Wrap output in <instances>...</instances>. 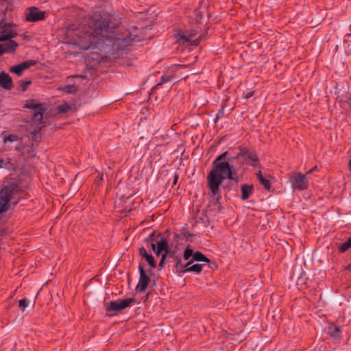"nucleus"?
Masks as SVG:
<instances>
[{
	"mask_svg": "<svg viewBox=\"0 0 351 351\" xmlns=\"http://www.w3.org/2000/svg\"><path fill=\"white\" fill-rule=\"evenodd\" d=\"M90 27L92 32L86 33L87 40L81 45L84 49H94L97 45L101 51L114 55L127 51L134 41L130 32L114 25L109 14L100 15Z\"/></svg>",
	"mask_w": 351,
	"mask_h": 351,
	"instance_id": "1",
	"label": "nucleus"
},
{
	"mask_svg": "<svg viewBox=\"0 0 351 351\" xmlns=\"http://www.w3.org/2000/svg\"><path fill=\"white\" fill-rule=\"evenodd\" d=\"M239 158V152L235 156H231L230 152L226 151L213 161L212 169L207 176V183L213 196L219 195V186L224 180L228 179L236 183L239 182L236 168L230 162Z\"/></svg>",
	"mask_w": 351,
	"mask_h": 351,
	"instance_id": "2",
	"label": "nucleus"
},
{
	"mask_svg": "<svg viewBox=\"0 0 351 351\" xmlns=\"http://www.w3.org/2000/svg\"><path fill=\"white\" fill-rule=\"evenodd\" d=\"M24 108L32 110V121L35 125H40L43 122V114L47 110L46 105L43 103H38L35 99L27 100Z\"/></svg>",
	"mask_w": 351,
	"mask_h": 351,
	"instance_id": "3",
	"label": "nucleus"
},
{
	"mask_svg": "<svg viewBox=\"0 0 351 351\" xmlns=\"http://www.w3.org/2000/svg\"><path fill=\"white\" fill-rule=\"evenodd\" d=\"M134 298H128L124 300L110 301L106 307V311L110 315H117L122 310L134 305L136 303Z\"/></svg>",
	"mask_w": 351,
	"mask_h": 351,
	"instance_id": "4",
	"label": "nucleus"
},
{
	"mask_svg": "<svg viewBox=\"0 0 351 351\" xmlns=\"http://www.w3.org/2000/svg\"><path fill=\"white\" fill-rule=\"evenodd\" d=\"M238 149L239 156L243 159V164L254 168L261 167L258 156L254 150L242 146H239Z\"/></svg>",
	"mask_w": 351,
	"mask_h": 351,
	"instance_id": "5",
	"label": "nucleus"
},
{
	"mask_svg": "<svg viewBox=\"0 0 351 351\" xmlns=\"http://www.w3.org/2000/svg\"><path fill=\"white\" fill-rule=\"evenodd\" d=\"M16 187V184H12L4 186L0 191V213L7 210Z\"/></svg>",
	"mask_w": 351,
	"mask_h": 351,
	"instance_id": "6",
	"label": "nucleus"
},
{
	"mask_svg": "<svg viewBox=\"0 0 351 351\" xmlns=\"http://www.w3.org/2000/svg\"><path fill=\"white\" fill-rule=\"evenodd\" d=\"M26 21L29 22H38L43 21L46 18V12L40 11L37 7L27 8L25 10Z\"/></svg>",
	"mask_w": 351,
	"mask_h": 351,
	"instance_id": "7",
	"label": "nucleus"
},
{
	"mask_svg": "<svg viewBox=\"0 0 351 351\" xmlns=\"http://www.w3.org/2000/svg\"><path fill=\"white\" fill-rule=\"evenodd\" d=\"M183 257L185 261H188L191 257H192L193 261L204 262L206 263H210V259L208 258L203 253L199 251L194 252L190 246H187L185 248Z\"/></svg>",
	"mask_w": 351,
	"mask_h": 351,
	"instance_id": "8",
	"label": "nucleus"
},
{
	"mask_svg": "<svg viewBox=\"0 0 351 351\" xmlns=\"http://www.w3.org/2000/svg\"><path fill=\"white\" fill-rule=\"evenodd\" d=\"M138 269L140 273V277L138 285L136 287V291L137 293L144 291L147 289L149 282H150V277L147 274L146 271L145 270L144 267L141 264H139Z\"/></svg>",
	"mask_w": 351,
	"mask_h": 351,
	"instance_id": "9",
	"label": "nucleus"
},
{
	"mask_svg": "<svg viewBox=\"0 0 351 351\" xmlns=\"http://www.w3.org/2000/svg\"><path fill=\"white\" fill-rule=\"evenodd\" d=\"M291 186L293 189L300 191L306 190L308 188V181L305 175L299 173L297 176H293L290 178Z\"/></svg>",
	"mask_w": 351,
	"mask_h": 351,
	"instance_id": "10",
	"label": "nucleus"
},
{
	"mask_svg": "<svg viewBox=\"0 0 351 351\" xmlns=\"http://www.w3.org/2000/svg\"><path fill=\"white\" fill-rule=\"evenodd\" d=\"M16 36V34L14 32L12 24L0 23V42L6 41Z\"/></svg>",
	"mask_w": 351,
	"mask_h": 351,
	"instance_id": "11",
	"label": "nucleus"
},
{
	"mask_svg": "<svg viewBox=\"0 0 351 351\" xmlns=\"http://www.w3.org/2000/svg\"><path fill=\"white\" fill-rule=\"evenodd\" d=\"M0 86L5 90H11L14 87L12 77L3 71L0 72Z\"/></svg>",
	"mask_w": 351,
	"mask_h": 351,
	"instance_id": "12",
	"label": "nucleus"
},
{
	"mask_svg": "<svg viewBox=\"0 0 351 351\" xmlns=\"http://www.w3.org/2000/svg\"><path fill=\"white\" fill-rule=\"evenodd\" d=\"M138 251H139V254L142 257L145 258V259L146 260V261L147 262V263L152 268L154 269L156 267V264L154 256L152 254H148L146 249L144 247H141L139 248Z\"/></svg>",
	"mask_w": 351,
	"mask_h": 351,
	"instance_id": "13",
	"label": "nucleus"
},
{
	"mask_svg": "<svg viewBox=\"0 0 351 351\" xmlns=\"http://www.w3.org/2000/svg\"><path fill=\"white\" fill-rule=\"evenodd\" d=\"M241 199L246 200L254 192V186L252 184H242L241 186Z\"/></svg>",
	"mask_w": 351,
	"mask_h": 351,
	"instance_id": "14",
	"label": "nucleus"
},
{
	"mask_svg": "<svg viewBox=\"0 0 351 351\" xmlns=\"http://www.w3.org/2000/svg\"><path fill=\"white\" fill-rule=\"evenodd\" d=\"M8 40V42L5 43L4 45H1L2 49L3 50V53L5 52H14L16 50V47L19 46L18 43L14 40H12V38Z\"/></svg>",
	"mask_w": 351,
	"mask_h": 351,
	"instance_id": "15",
	"label": "nucleus"
},
{
	"mask_svg": "<svg viewBox=\"0 0 351 351\" xmlns=\"http://www.w3.org/2000/svg\"><path fill=\"white\" fill-rule=\"evenodd\" d=\"M256 178L258 182L263 186L265 189L267 191L270 190L271 187V182L267 178L263 176L261 171H258L257 172Z\"/></svg>",
	"mask_w": 351,
	"mask_h": 351,
	"instance_id": "16",
	"label": "nucleus"
},
{
	"mask_svg": "<svg viewBox=\"0 0 351 351\" xmlns=\"http://www.w3.org/2000/svg\"><path fill=\"white\" fill-rule=\"evenodd\" d=\"M328 333L334 339L339 338L341 333V327L332 324L328 327Z\"/></svg>",
	"mask_w": 351,
	"mask_h": 351,
	"instance_id": "17",
	"label": "nucleus"
},
{
	"mask_svg": "<svg viewBox=\"0 0 351 351\" xmlns=\"http://www.w3.org/2000/svg\"><path fill=\"white\" fill-rule=\"evenodd\" d=\"M173 78L174 76L173 75H162L161 77L160 81L153 87V90L158 88L159 87H160L166 83H171L173 81Z\"/></svg>",
	"mask_w": 351,
	"mask_h": 351,
	"instance_id": "18",
	"label": "nucleus"
},
{
	"mask_svg": "<svg viewBox=\"0 0 351 351\" xmlns=\"http://www.w3.org/2000/svg\"><path fill=\"white\" fill-rule=\"evenodd\" d=\"M73 104L71 103H64L57 107V110L60 114L67 113L73 108Z\"/></svg>",
	"mask_w": 351,
	"mask_h": 351,
	"instance_id": "19",
	"label": "nucleus"
},
{
	"mask_svg": "<svg viewBox=\"0 0 351 351\" xmlns=\"http://www.w3.org/2000/svg\"><path fill=\"white\" fill-rule=\"evenodd\" d=\"M157 247L159 251L167 252L169 250V245L167 240L165 238H161L159 241H157Z\"/></svg>",
	"mask_w": 351,
	"mask_h": 351,
	"instance_id": "20",
	"label": "nucleus"
},
{
	"mask_svg": "<svg viewBox=\"0 0 351 351\" xmlns=\"http://www.w3.org/2000/svg\"><path fill=\"white\" fill-rule=\"evenodd\" d=\"M197 34V30L196 29H192L190 31V33L189 35L186 34H182L180 35V40H183L184 42H191V40L195 37Z\"/></svg>",
	"mask_w": 351,
	"mask_h": 351,
	"instance_id": "21",
	"label": "nucleus"
},
{
	"mask_svg": "<svg viewBox=\"0 0 351 351\" xmlns=\"http://www.w3.org/2000/svg\"><path fill=\"white\" fill-rule=\"evenodd\" d=\"M62 91L69 94H73L77 91V87L74 84H68L61 88Z\"/></svg>",
	"mask_w": 351,
	"mask_h": 351,
	"instance_id": "22",
	"label": "nucleus"
},
{
	"mask_svg": "<svg viewBox=\"0 0 351 351\" xmlns=\"http://www.w3.org/2000/svg\"><path fill=\"white\" fill-rule=\"evenodd\" d=\"M37 64V61L34 60H28L20 63V65L25 71V69H29L32 66H34Z\"/></svg>",
	"mask_w": 351,
	"mask_h": 351,
	"instance_id": "23",
	"label": "nucleus"
},
{
	"mask_svg": "<svg viewBox=\"0 0 351 351\" xmlns=\"http://www.w3.org/2000/svg\"><path fill=\"white\" fill-rule=\"evenodd\" d=\"M350 248H351V243L349 239H348L346 242L343 243L339 247V251L341 253H344L348 251Z\"/></svg>",
	"mask_w": 351,
	"mask_h": 351,
	"instance_id": "24",
	"label": "nucleus"
},
{
	"mask_svg": "<svg viewBox=\"0 0 351 351\" xmlns=\"http://www.w3.org/2000/svg\"><path fill=\"white\" fill-rule=\"evenodd\" d=\"M24 70L23 69V68L21 67V66L20 65V64H17V65H15V66H11L10 68V71L13 73H15L17 75L20 76L22 75L23 73V71Z\"/></svg>",
	"mask_w": 351,
	"mask_h": 351,
	"instance_id": "25",
	"label": "nucleus"
},
{
	"mask_svg": "<svg viewBox=\"0 0 351 351\" xmlns=\"http://www.w3.org/2000/svg\"><path fill=\"white\" fill-rule=\"evenodd\" d=\"M19 140V137L16 134H9L3 137V142L6 143L7 142H14Z\"/></svg>",
	"mask_w": 351,
	"mask_h": 351,
	"instance_id": "26",
	"label": "nucleus"
},
{
	"mask_svg": "<svg viewBox=\"0 0 351 351\" xmlns=\"http://www.w3.org/2000/svg\"><path fill=\"white\" fill-rule=\"evenodd\" d=\"M202 264H194L191 267H189L188 271H193L196 274H199L202 271Z\"/></svg>",
	"mask_w": 351,
	"mask_h": 351,
	"instance_id": "27",
	"label": "nucleus"
},
{
	"mask_svg": "<svg viewBox=\"0 0 351 351\" xmlns=\"http://www.w3.org/2000/svg\"><path fill=\"white\" fill-rule=\"evenodd\" d=\"M29 300L27 298H23L19 301V306L22 311H25V308L29 306Z\"/></svg>",
	"mask_w": 351,
	"mask_h": 351,
	"instance_id": "28",
	"label": "nucleus"
},
{
	"mask_svg": "<svg viewBox=\"0 0 351 351\" xmlns=\"http://www.w3.org/2000/svg\"><path fill=\"white\" fill-rule=\"evenodd\" d=\"M174 262H175V267L177 269H179L180 270V265H182V258L180 256H176L174 259H173Z\"/></svg>",
	"mask_w": 351,
	"mask_h": 351,
	"instance_id": "29",
	"label": "nucleus"
},
{
	"mask_svg": "<svg viewBox=\"0 0 351 351\" xmlns=\"http://www.w3.org/2000/svg\"><path fill=\"white\" fill-rule=\"evenodd\" d=\"M224 107H222V108L217 113L216 117L214 119V123H217L220 119H221L223 117L224 114Z\"/></svg>",
	"mask_w": 351,
	"mask_h": 351,
	"instance_id": "30",
	"label": "nucleus"
},
{
	"mask_svg": "<svg viewBox=\"0 0 351 351\" xmlns=\"http://www.w3.org/2000/svg\"><path fill=\"white\" fill-rule=\"evenodd\" d=\"M182 234L184 237V238L186 239V241H191V238H192L194 236L193 234H192L190 232L185 230H182Z\"/></svg>",
	"mask_w": 351,
	"mask_h": 351,
	"instance_id": "31",
	"label": "nucleus"
},
{
	"mask_svg": "<svg viewBox=\"0 0 351 351\" xmlns=\"http://www.w3.org/2000/svg\"><path fill=\"white\" fill-rule=\"evenodd\" d=\"M192 262H193V261H191L187 262L186 264L184 265H180V271L181 272H183V273L189 272L188 271V269H189V267H191L192 266L191 265Z\"/></svg>",
	"mask_w": 351,
	"mask_h": 351,
	"instance_id": "32",
	"label": "nucleus"
},
{
	"mask_svg": "<svg viewBox=\"0 0 351 351\" xmlns=\"http://www.w3.org/2000/svg\"><path fill=\"white\" fill-rule=\"evenodd\" d=\"M32 83L31 81H24L23 82L21 85H20V87H21V90L23 91H25L27 88H28V86Z\"/></svg>",
	"mask_w": 351,
	"mask_h": 351,
	"instance_id": "33",
	"label": "nucleus"
},
{
	"mask_svg": "<svg viewBox=\"0 0 351 351\" xmlns=\"http://www.w3.org/2000/svg\"><path fill=\"white\" fill-rule=\"evenodd\" d=\"M254 95V91L247 90L245 93H243V97L246 99H248L251 97H252Z\"/></svg>",
	"mask_w": 351,
	"mask_h": 351,
	"instance_id": "34",
	"label": "nucleus"
},
{
	"mask_svg": "<svg viewBox=\"0 0 351 351\" xmlns=\"http://www.w3.org/2000/svg\"><path fill=\"white\" fill-rule=\"evenodd\" d=\"M9 162H5L3 159H0V168L5 167Z\"/></svg>",
	"mask_w": 351,
	"mask_h": 351,
	"instance_id": "35",
	"label": "nucleus"
},
{
	"mask_svg": "<svg viewBox=\"0 0 351 351\" xmlns=\"http://www.w3.org/2000/svg\"><path fill=\"white\" fill-rule=\"evenodd\" d=\"M176 256V253L174 252L171 251V249L169 248V250L168 251V257L172 258L173 259H174Z\"/></svg>",
	"mask_w": 351,
	"mask_h": 351,
	"instance_id": "36",
	"label": "nucleus"
},
{
	"mask_svg": "<svg viewBox=\"0 0 351 351\" xmlns=\"http://www.w3.org/2000/svg\"><path fill=\"white\" fill-rule=\"evenodd\" d=\"M150 247L152 248V250L153 251H155L156 249L157 248V243H154V241H152L151 243H150Z\"/></svg>",
	"mask_w": 351,
	"mask_h": 351,
	"instance_id": "37",
	"label": "nucleus"
},
{
	"mask_svg": "<svg viewBox=\"0 0 351 351\" xmlns=\"http://www.w3.org/2000/svg\"><path fill=\"white\" fill-rule=\"evenodd\" d=\"M154 237H155V232H152V233L149 234L148 239H149V240H151V241H152H152H154V240H155V239H154Z\"/></svg>",
	"mask_w": 351,
	"mask_h": 351,
	"instance_id": "38",
	"label": "nucleus"
},
{
	"mask_svg": "<svg viewBox=\"0 0 351 351\" xmlns=\"http://www.w3.org/2000/svg\"><path fill=\"white\" fill-rule=\"evenodd\" d=\"M167 257H168V251L167 252H164L162 254V256H161V259L162 260H165L167 258Z\"/></svg>",
	"mask_w": 351,
	"mask_h": 351,
	"instance_id": "39",
	"label": "nucleus"
},
{
	"mask_svg": "<svg viewBox=\"0 0 351 351\" xmlns=\"http://www.w3.org/2000/svg\"><path fill=\"white\" fill-rule=\"evenodd\" d=\"M178 177H179L178 174V173H175L174 178H173L174 179H173V185H175L177 183L178 180Z\"/></svg>",
	"mask_w": 351,
	"mask_h": 351,
	"instance_id": "40",
	"label": "nucleus"
},
{
	"mask_svg": "<svg viewBox=\"0 0 351 351\" xmlns=\"http://www.w3.org/2000/svg\"><path fill=\"white\" fill-rule=\"evenodd\" d=\"M164 264H165V260L160 259V261L159 262V267H163Z\"/></svg>",
	"mask_w": 351,
	"mask_h": 351,
	"instance_id": "41",
	"label": "nucleus"
},
{
	"mask_svg": "<svg viewBox=\"0 0 351 351\" xmlns=\"http://www.w3.org/2000/svg\"><path fill=\"white\" fill-rule=\"evenodd\" d=\"M157 256H159L162 251H159L158 248L157 247L155 251H154Z\"/></svg>",
	"mask_w": 351,
	"mask_h": 351,
	"instance_id": "42",
	"label": "nucleus"
},
{
	"mask_svg": "<svg viewBox=\"0 0 351 351\" xmlns=\"http://www.w3.org/2000/svg\"><path fill=\"white\" fill-rule=\"evenodd\" d=\"M37 133H38V131L36 130L32 131L31 132V135H32V138L34 137V136H36L37 134Z\"/></svg>",
	"mask_w": 351,
	"mask_h": 351,
	"instance_id": "43",
	"label": "nucleus"
},
{
	"mask_svg": "<svg viewBox=\"0 0 351 351\" xmlns=\"http://www.w3.org/2000/svg\"><path fill=\"white\" fill-rule=\"evenodd\" d=\"M203 39L202 35L199 36L197 38V40H202ZM193 42H196L197 39L193 40Z\"/></svg>",
	"mask_w": 351,
	"mask_h": 351,
	"instance_id": "44",
	"label": "nucleus"
},
{
	"mask_svg": "<svg viewBox=\"0 0 351 351\" xmlns=\"http://www.w3.org/2000/svg\"><path fill=\"white\" fill-rule=\"evenodd\" d=\"M3 53V50L2 49V45H0V56Z\"/></svg>",
	"mask_w": 351,
	"mask_h": 351,
	"instance_id": "45",
	"label": "nucleus"
},
{
	"mask_svg": "<svg viewBox=\"0 0 351 351\" xmlns=\"http://www.w3.org/2000/svg\"><path fill=\"white\" fill-rule=\"evenodd\" d=\"M348 269H351V263L348 266Z\"/></svg>",
	"mask_w": 351,
	"mask_h": 351,
	"instance_id": "46",
	"label": "nucleus"
},
{
	"mask_svg": "<svg viewBox=\"0 0 351 351\" xmlns=\"http://www.w3.org/2000/svg\"><path fill=\"white\" fill-rule=\"evenodd\" d=\"M148 298H149V294L147 293V295H146V299L145 300H147Z\"/></svg>",
	"mask_w": 351,
	"mask_h": 351,
	"instance_id": "47",
	"label": "nucleus"
},
{
	"mask_svg": "<svg viewBox=\"0 0 351 351\" xmlns=\"http://www.w3.org/2000/svg\"><path fill=\"white\" fill-rule=\"evenodd\" d=\"M220 199V196H217V199L219 200Z\"/></svg>",
	"mask_w": 351,
	"mask_h": 351,
	"instance_id": "48",
	"label": "nucleus"
},
{
	"mask_svg": "<svg viewBox=\"0 0 351 351\" xmlns=\"http://www.w3.org/2000/svg\"><path fill=\"white\" fill-rule=\"evenodd\" d=\"M348 239L350 240V241L351 243V237Z\"/></svg>",
	"mask_w": 351,
	"mask_h": 351,
	"instance_id": "49",
	"label": "nucleus"
}]
</instances>
